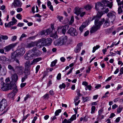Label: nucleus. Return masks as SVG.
Here are the masks:
<instances>
[{
    "label": "nucleus",
    "instance_id": "f257e3e1",
    "mask_svg": "<svg viewBox=\"0 0 123 123\" xmlns=\"http://www.w3.org/2000/svg\"><path fill=\"white\" fill-rule=\"evenodd\" d=\"M41 54L39 50L34 47L28 51V53L25 55L24 58L26 60H30L32 59L34 56H38Z\"/></svg>",
    "mask_w": 123,
    "mask_h": 123
},
{
    "label": "nucleus",
    "instance_id": "f03ea898",
    "mask_svg": "<svg viewBox=\"0 0 123 123\" xmlns=\"http://www.w3.org/2000/svg\"><path fill=\"white\" fill-rule=\"evenodd\" d=\"M105 21V19L103 18L102 20L100 21L99 19H97L95 20V25L92 27L90 31V33H92L96 31L100 28L101 26L103 24Z\"/></svg>",
    "mask_w": 123,
    "mask_h": 123
},
{
    "label": "nucleus",
    "instance_id": "7ed1b4c3",
    "mask_svg": "<svg viewBox=\"0 0 123 123\" xmlns=\"http://www.w3.org/2000/svg\"><path fill=\"white\" fill-rule=\"evenodd\" d=\"M68 37L67 36H62L54 42V44L55 45L61 46L68 44Z\"/></svg>",
    "mask_w": 123,
    "mask_h": 123
},
{
    "label": "nucleus",
    "instance_id": "20e7f679",
    "mask_svg": "<svg viewBox=\"0 0 123 123\" xmlns=\"http://www.w3.org/2000/svg\"><path fill=\"white\" fill-rule=\"evenodd\" d=\"M25 50L24 48L21 47L17 49L11 55L12 58L15 59L18 56H22L25 53Z\"/></svg>",
    "mask_w": 123,
    "mask_h": 123
},
{
    "label": "nucleus",
    "instance_id": "39448f33",
    "mask_svg": "<svg viewBox=\"0 0 123 123\" xmlns=\"http://www.w3.org/2000/svg\"><path fill=\"white\" fill-rule=\"evenodd\" d=\"M52 42V40L50 38L46 39L43 38L38 41V42L41 43V45L40 48L42 46H49L51 45Z\"/></svg>",
    "mask_w": 123,
    "mask_h": 123
},
{
    "label": "nucleus",
    "instance_id": "423d86ee",
    "mask_svg": "<svg viewBox=\"0 0 123 123\" xmlns=\"http://www.w3.org/2000/svg\"><path fill=\"white\" fill-rule=\"evenodd\" d=\"M13 83L11 82L10 84H3L2 87H1V90L3 91H5L9 90H12L14 88V85Z\"/></svg>",
    "mask_w": 123,
    "mask_h": 123
},
{
    "label": "nucleus",
    "instance_id": "0eeeda50",
    "mask_svg": "<svg viewBox=\"0 0 123 123\" xmlns=\"http://www.w3.org/2000/svg\"><path fill=\"white\" fill-rule=\"evenodd\" d=\"M67 32L71 36H76L78 32L73 27L70 28L68 31Z\"/></svg>",
    "mask_w": 123,
    "mask_h": 123
},
{
    "label": "nucleus",
    "instance_id": "6e6552de",
    "mask_svg": "<svg viewBox=\"0 0 123 123\" xmlns=\"http://www.w3.org/2000/svg\"><path fill=\"white\" fill-rule=\"evenodd\" d=\"M7 106V102L5 99H3L0 102V111H2Z\"/></svg>",
    "mask_w": 123,
    "mask_h": 123
},
{
    "label": "nucleus",
    "instance_id": "1a4fd4ad",
    "mask_svg": "<svg viewBox=\"0 0 123 123\" xmlns=\"http://www.w3.org/2000/svg\"><path fill=\"white\" fill-rule=\"evenodd\" d=\"M15 69L18 71L20 75H22L23 74V67L21 66L18 65H17L15 66Z\"/></svg>",
    "mask_w": 123,
    "mask_h": 123
},
{
    "label": "nucleus",
    "instance_id": "9d476101",
    "mask_svg": "<svg viewBox=\"0 0 123 123\" xmlns=\"http://www.w3.org/2000/svg\"><path fill=\"white\" fill-rule=\"evenodd\" d=\"M52 32L50 29H47L46 30H44L42 31L40 33L41 35L44 37L45 35L50 34Z\"/></svg>",
    "mask_w": 123,
    "mask_h": 123
},
{
    "label": "nucleus",
    "instance_id": "9b49d317",
    "mask_svg": "<svg viewBox=\"0 0 123 123\" xmlns=\"http://www.w3.org/2000/svg\"><path fill=\"white\" fill-rule=\"evenodd\" d=\"M16 45L15 44L12 43L6 46L4 48V49L6 50V51H8L12 48L14 47Z\"/></svg>",
    "mask_w": 123,
    "mask_h": 123
},
{
    "label": "nucleus",
    "instance_id": "f8f14e48",
    "mask_svg": "<svg viewBox=\"0 0 123 123\" xmlns=\"http://www.w3.org/2000/svg\"><path fill=\"white\" fill-rule=\"evenodd\" d=\"M84 8L79 7H76L74 10V13L76 14L77 16H78L80 13L83 11Z\"/></svg>",
    "mask_w": 123,
    "mask_h": 123
},
{
    "label": "nucleus",
    "instance_id": "ddd939ff",
    "mask_svg": "<svg viewBox=\"0 0 123 123\" xmlns=\"http://www.w3.org/2000/svg\"><path fill=\"white\" fill-rule=\"evenodd\" d=\"M39 43L38 41L37 42H31L27 44V47L28 48H30L32 47H33L35 45L37 46Z\"/></svg>",
    "mask_w": 123,
    "mask_h": 123
},
{
    "label": "nucleus",
    "instance_id": "4468645a",
    "mask_svg": "<svg viewBox=\"0 0 123 123\" xmlns=\"http://www.w3.org/2000/svg\"><path fill=\"white\" fill-rule=\"evenodd\" d=\"M82 43H78L77 46L74 50V52L77 53L79 52L80 50L81 49V46H82Z\"/></svg>",
    "mask_w": 123,
    "mask_h": 123
},
{
    "label": "nucleus",
    "instance_id": "2eb2a0df",
    "mask_svg": "<svg viewBox=\"0 0 123 123\" xmlns=\"http://www.w3.org/2000/svg\"><path fill=\"white\" fill-rule=\"evenodd\" d=\"M13 5L15 7H20L22 5L21 3L18 0H14L13 3Z\"/></svg>",
    "mask_w": 123,
    "mask_h": 123
},
{
    "label": "nucleus",
    "instance_id": "dca6fc26",
    "mask_svg": "<svg viewBox=\"0 0 123 123\" xmlns=\"http://www.w3.org/2000/svg\"><path fill=\"white\" fill-rule=\"evenodd\" d=\"M25 69H30L31 65L30 61H27L25 64Z\"/></svg>",
    "mask_w": 123,
    "mask_h": 123
},
{
    "label": "nucleus",
    "instance_id": "f3484780",
    "mask_svg": "<svg viewBox=\"0 0 123 123\" xmlns=\"http://www.w3.org/2000/svg\"><path fill=\"white\" fill-rule=\"evenodd\" d=\"M87 26V25L86 24V23H84L82 24V25L80 27L79 29L81 33L83 31V29Z\"/></svg>",
    "mask_w": 123,
    "mask_h": 123
},
{
    "label": "nucleus",
    "instance_id": "a211bd4d",
    "mask_svg": "<svg viewBox=\"0 0 123 123\" xmlns=\"http://www.w3.org/2000/svg\"><path fill=\"white\" fill-rule=\"evenodd\" d=\"M87 26V25L86 24V23H84L82 24V25L80 27L79 29L81 33L83 31V29Z\"/></svg>",
    "mask_w": 123,
    "mask_h": 123
},
{
    "label": "nucleus",
    "instance_id": "6ab92c4d",
    "mask_svg": "<svg viewBox=\"0 0 123 123\" xmlns=\"http://www.w3.org/2000/svg\"><path fill=\"white\" fill-rule=\"evenodd\" d=\"M92 6L91 5L89 4H87L86 5L84 6V9H86L87 11L90 10L92 8Z\"/></svg>",
    "mask_w": 123,
    "mask_h": 123
},
{
    "label": "nucleus",
    "instance_id": "aec40b11",
    "mask_svg": "<svg viewBox=\"0 0 123 123\" xmlns=\"http://www.w3.org/2000/svg\"><path fill=\"white\" fill-rule=\"evenodd\" d=\"M68 28L69 26L68 25H66L64 26H63L62 29V33L64 34L65 32L66 31V30H68Z\"/></svg>",
    "mask_w": 123,
    "mask_h": 123
},
{
    "label": "nucleus",
    "instance_id": "412c9836",
    "mask_svg": "<svg viewBox=\"0 0 123 123\" xmlns=\"http://www.w3.org/2000/svg\"><path fill=\"white\" fill-rule=\"evenodd\" d=\"M12 77L13 80L15 82L17 81L18 80V76L16 74L12 75Z\"/></svg>",
    "mask_w": 123,
    "mask_h": 123
},
{
    "label": "nucleus",
    "instance_id": "4be33fe9",
    "mask_svg": "<svg viewBox=\"0 0 123 123\" xmlns=\"http://www.w3.org/2000/svg\"><path fill=\"white\" fill-rule=\"evenodd\" d=\"M102 4L100 2H98L96 3L95 8L97 11H99V8L100 6H102Z\"/></svg>",
    "mask_w": 123,
    "mask_h": 123
},
{
    "label": "nucleus",
    "instance_id": "5701e85b",
    "mask_svg": "<svg viewBox=\"0 0 123 123\" xmlns=\"http://www.w3.org/2000/svg\"><path fill=\"white\" fill-rule=\"evenodd\" d=\"M107 16L109 17V18L112 17L113 18V20L115 19V15L113 14L111 12H109L107 14Z\"/></svg>",
    "mask_w": 123,
    "mask_h": 123
},
{
    "label": "nucleus",
    "instance_id": "b1692460",
    "mask_svg": "<svg viewBox=\"0 0 123 123\" xmlns=\"http://www.w3.org/2000/svg\"><path fill=\"white\" fill-rule=\"evenodd\" d=\"M110 21L108 19H106L105 21V23L104 25V27H107L109 25Z\"/></svg>",
    "mask_w": 123,
    "mask_h": 123
},
{
    "label": "nucleus",
    "instance_id": "393cba45",
    "mask_svg": "<svg viewBox=\"0 0 123 123\" xmlns=\"http://www.w3.org/2000/svg\"><path fill=\"white\" fill-rule=\"evenodd\" d=\"M8 59L4 56H0V61H3L5 62L8 61Z\"/></svg>",
    "mask_w": 123,
    "mask_h": 123
},
{
    "label": "nucleus",
    "instance_id": "a878e982",
    "mask_svg": "<svg viewBox=\"0 0 123 123\" xmlns=\"http://www.w3.org/2000/svg\"><path fill=\"white\" fill-rule=\"evenodd\" d=\"M24 73L25 75H29L30 74V69H25Z\"/></svg>",
    "mask_w": 123,
    "mask_h": 123
},
{
    "label": "nucleus",
    "instance_id": "bb28decb",
    "mask_svg": "<svg viewBox=\"0 0 123 123\" xmlns=\"http://www.w3.org/2000/svg\"><path fill=\"white\" fill-rule=\"evenodd\" d=\"M15 95V94H13L12 92L8 94H7V97L10 98H13Z\"/></svg>",
    "mask_w": 123,
    "mask_h": 123
},
{
    "label": "nucleus",
    "instance_id": "cd10ccee",
    "mask_svg": "<svg viewBox=\"0 0 123 123\" xmlns=\"http://www.w3.org/2000/svg\"><path fill=\"white\" fill-rule=\"evenodd\" d=\"M14 84V87L13 88V89L12 91V92L13 93V94H15V95L18 92V90L17 88V86H15V85L14 84Z\"/></svg>",
    "mask_w": 123,
    "mask_h": 123
},
{
    "label": "nucleus",
    "instance_id": "c85d7f7f",
    "mask_svg": "<svg viewBox=\"0 0 123 123\" xmlns=\"http://www.w3.org/2000/svg\"><path fill=\"white\" fill-rule=\"evenodd\" d=\"M42 59L41 57H38L34 59L33 61V63H36L41 60Z\"/></svg>",
    "mask_w": 123,
    "mask_h": 123
},
{
    "label": "nucleus",
    "instance_id": "c756f323",
    "mask_svg": "<svg viewBox=\"0 0 123 123\" xmlns=\"http://www.w3.org/2000/svg\"><path fill=\"white\" fill-rule=\"evenodd\" d=\"M1 73L2 75H5L6 73V69L5 68H3Z\"/></svg>",
    "mask_w": 123,
    "mask_h": 123
},
{
    "label": "nucleus",
    "instance_id": "7c9ffc66",
    "mask_svg": "<svg viewBox=\"0 0 123 123\" xmlns=\"http://www.w3.org/2000/svg\"><path fill=\"white\" fill-rule=\"evenodd\" d=\"M117 1L118 3V5H123L122 6V8L123 9V0L120 2V0H116Z\"/></svg>",
    "mask_w": 123,
    "mask_h": 123
},
{
    "label": "nucleus",
    "instance_id": "2f4dec72",
    "mask_svg": "<svg viewBox=\"0 0 123 123\" xmlns=\"http://www.w3.org/2000/svg\"><path fill=\"white\" fill-rule=\"evenodd\" d=\"M105 7V5H103L102 4V6H100L99 8V11H101V10L103 11L104 10V8Z\"/></svg>",
    "mask_w": 123,
    "mask_h": 123
},
{
    "label": "nucleus",
    "instance_id": "473e14b6",
    "mask_svg": "<svg viewBox=\"0 0 123 123\" xmlns=\"http://www.w3.org/2000/svg\"><path fill=\"white\" fill-rule=\"evenodd\" d=\"M57 62V60H55L54 61L52 62L51 64V67H52L54 66L55 65V64Z\"/></svg>",
    "mask_w": 123,
    "mask_h": 123
},
{
    "label": "nucleus",
    "instance_id": "72a5a7b5",
    "mask_svg": "<svg viewBox=\"0 0 123 123\" xmlns=\"http://www.w3.org/2000/svg\"><path fill=\"white\" fill-rule=\"evenodd\" d=\"M61 110L60 109L56 110L55 112V116H57L59 115V113L61 112Z\"/></svg>",
    "mask_w": 123,
    "mask_h": 123
},
{
    "label": "nucleus",
    "instance_id": "f704fd0d",
    "mask_svg": "<svg viewBox=\"0 0 123 123\" xmlns=\"http://www.w3.org/2000/svg\"><path fill=\"white\" fill-rule=\"evenodd\" d=\"M99 47L100 46L98 45H96V46L94 47L93 48L92 52H94L96 50L99 48Z\"/></svg>",
    "mask_w": 123,
    "mask_h": 123
},
{
    "label": "nucleus",
    "instance_id": "c9c22d12",
    "mask_svg": "<svg viewBox=\"0 0 123 123\" xmlns=\"http://www.w3.org/2000/svg\"><path fill=\"white\" fill-rule=\"evenodd\" d=\"M51 37H52L54 39H56L58 37L57 36L56 33L51 34Z\"/></svg>",
    "mask_w": 123,
    "mask_h": 123
},
{
    "label": "nucleus",
    "instance_id": "e433bc0d",
    "mask_svg": "<svg viewBox=\"0 0 123 123\" xmlns=\"http://www.w3.org/2000/svg\"><path fill=\"white\" fill-rule=\"evenodd\" d=\"M76 114H75L73 115L70 119L71 121H73L76 119Z\"/></svg>",
    "mask_w": 123,
    "mask_h": 123
},
{
    "label": "nucleus",
    "instance_id": "4c0bfd02",
    "mask_svg": "<svg viewBox=\"0 0 123 123\" xmlns=\"http://www.w3.org/2000/svg\"><path fill=\"white\" fill-rule=\"evenodd\" d=\"M118 11L119 14H120L123 12V10L121 8V6L119 7L118 8Z\"/></svg>",
    "mask_w": 123,
    "mask_h": 123
},
{
    "label": "nucleus",
    "instance_id": "58836bf2",
    "mask_svg": "<svg viewBox=\"0 0 123 123\" xmlns=\"http://www.w3.org/2000/svg\"><path fill=\"white\" fill-rule=\"evenodd\" d=\"M8 68L10 70L12 71H15V69L13 68V67L10 64H9L8 66Z\"/></svg>",
    "mask_w": 123,
    "mask_h": 123
},
{
    "label": "nucleus",
    "instance_id": "ea45409f",
    "mask_svg": "<svg viewBox=\"0 0 123 123\" xmlns=\"http://www.w3.org/2000/svg\"><path fill=\"white\" fill-rule=\"evenodd\" d=\"M1 39L2 38L3 39V40H7L8 38V37L7 36H3L1 35Z\"/></svg>",
    "mask_w": 123,
    "mask_h": 123
},
{
    "label": "nucleus",
    "instance_id": "a19ab883",
    "mask_svg": "<svg viewBox=\"0 0 123 123\" xmlns=\"http://www.w3.org/2000/svg\"><path fill=\"white\" fill-rule=\"evenodd\" d=\"M66 85L64 83H63L62 85H60L59 86V88L61 89L62 88H65L66 87Z\"/></svg>",
    "mask_w": 123,
    "mask_h": 123
},
{
    "label": "nucleus",
    "instance_id": "79ce46f5",
    "mask_svg": "<svg viewBox=\"0 0 123 123\" xmlns=\"http://www.w3.org/2000/svg\"><path fill=\"white\" fill-rule=\"evenodd\" d=\"M123 109V108L119 106L117 109V113H120Z\"/></svg>",
    "mask_w": 123,
    "mask_h": 123
},
{
    "label": "nucleus",
    "instance_id": "37998d69",
    "mask_svg": "<svg viewBox=\"0 0 123 123\" xmlns=\"http://www.w3.org/2000/svg\"><path fill=\"white\" fill-rule=\"evenodd\" d=\"M95 109V107L94 106H92L91 108V113L92 114L94 113Z\"/></svg>",
    "mask_w": 123,
    "mask_h": 123
},
{
    "label": "nucleus",
    "instance_id": "c03bdc74",
    "mask_svg": "<svg viewBox=\"0 0 123 123\" xmlns=\"http://www.w3.org/2000/svg\"><path fill=\"white\" fill-rule=\"evenodd\" d=\"M104 9H105V10H103V12L104 13H107L109 11L108 8H106L105 6V7L104 8Z\"/></svg>",
    "mask_w": 123,
    "mask_h": 123
},
{
    "label": "nucleus",
    "instance_id": "a18cd8bd",
    "mask_svg": "<svg viewBox=\"0 0 123 123\" xmlns=\"http://www.w3.org/2000/svg\"><path fill=\"white\" fill-rule=\"evenodd\" d=\"M86 13L85 12H84L80 13V16L81 17H82L84 16L86 14Z\"/></svg>",
    "mask_w": 123,
    "mask_h": 123
},
{
    "label": "nucleus",
    "instance_id": "49530a36",
    "mask_svg": "<svg viewBox=\"0 0 123 123\" xmlns=\"http://www.w3.org/2000/svg\"><path fill=\"white\" fill-rule=\"evenodd\" d=\"M82 99L84 102H86L88 101L89 100V98L88 97H86V98H84V97H82Z\"/></svg>",
    "mask_w": 123,
    "mask_h": 123
},
{
    "label": "nucleus",
    "instance_id": "de8ad7c7",
    "mask_svg": "<svg viewBox=\"0 0 123 123\" xmlns=\"http://www.w3.org/2000/svg\"><path fill=\"white\" fill-rule=\"evenodd\" d=\"M27 76L25 75L22 78L21 80L22 82H24L26 79L27 78Z\"/></svg>",
    "mask_w": 123,
    "mask_h": 123
},
{
    "label": "nucleus",
    "instance_id": "09e8293b",
    "mask_svg": "<svg viewBox=\"0 0 123 123\" xmlns=\"http://www.w3.org/2000/svg\"><path fill=\"white\" fill-rule=\"evenodd\" d=\"M109 1H106V0H102L101 1L102 3H103L104 4L103 5H105V4H107L109 3Z\"/></svg>",
    "mask_w": 123,
    "mask_h": 123
},
{
    "label": "nucleus",
    "instance_id": "8fccbe9b",
    "mask_svg": "<svg viewBox=\"0 0 123 123\" xmlns=\"http://www.w3.org/2000/svg\"><path fill=\"white\" fill-rule=\"evenodd\" d=\"M16 17L19 19L21 20L22 19L21 15L20 14H17Z\"/></svg>",
    "mask_w": 123,
    "mask_h": 123
},
{
    "label": "nucleus",
    "instance_id": "3c124183",
    "mask_svg": "<svg viewBox=\"0 0 123 123\" xmlns=\"http://www.w3.org/2000/svg\"><path fill=\"white\" fill-rule=\"evenodd\" d=\"M61 78V74L60 73L58 74L57 76V79L58 80H60Z\"/></svg>",
    "mask_w": 123,
    "mask_h": 123
},
{
    "label": "nucleus",
    "instance_id": "603ef678",
    "mask_svg": "<svg viewBox=\"0 0 123 123\" xmlns=\"http://www.w3.org/2000/svg\"><path fill=\"white\" fill-rule=\"evenodd\" d=\"M26 36H27L26 34H23L20 38V40H21L23 38L25 37Z\"/></svg>",
    "mask_w": 123,
    "mask_h": 123
},
{
    "label": "nucleus",
    "instance_id": "864d4df0",
    "mask_svg": "<svg viewBox=\"0 0 123 123\" xmlns=\"http://www.w3.org/2000/svg\"><path fill=\"white\" fill-rule=\"evenodd\" d=\"M9 26V27H10L11 26L14 25L12 21H11L8 24Z\"/></svg>",
    "mask_w": 123,
    "mask_h": 123
},
{
    "label": "nucleus",
    "instance_id": "5fc2aeb1",
    "mask_svg": "<svg viewBox=\"0 0 123 123\" xmlns=\"http://www.w3.org/2000/svg\"><path fill=\"white\" fill-rule=\"evenodd\" d=\"M112 6V2L110 3L109 4H108V3L107 4V5H106V6H107L109 7L110 8H111Z\"/></svg>",
    "mask_w": 123,
    "mask_h": 123
},
{
    "label": "nucleus",
    "instance_id": "6e6d98bb",
    "mask_svg": "<svg viewBox=\"0 0 123 123\" xmlns=\"http://www.w3.org/2000/svg\"><path fill=\"white\" fill-rule=\"evenodd\" d=\"M74 18L73 16H72L71 18V20L70 21V23L71 24H72L74 22Z\"/></svg>",
    "mask_w": 123,
    "mask_h": 123
},
{
    "label": "nucleus",
    "instance_id": "4d7b16f0",
    "mask_svg": "<svg viewBox=\"0 0 123 123\" xmlns=\"http://www.w3.org/2000/svg\"><path fill=\"white\" fill-rule=\"evenodd\" d=\"M40 66L39 65H37L36 68V74H37L38 72L39 69L40 68Z\"/></svg>",
    "mask_w": 123,
    "mask_h": 123
},
{
    "label": "nucleus",
    "instance_id": "13d9d810",
    "mask_svg": "<svg viewBox=\"0 0 123 123\" xmlns=\"http://www.w3.org/2000/svg\"><path fill=\"white\" fill-rule=\"evenodd\" d=\"M12 21L13 23L14 24H15V23H16L17 21V20H16L14 17H13L12 18Z\"/></svg>",
    "mask_w": 123,
    "mask_h": 123
},
{
    "label": "nucleus",
    "instance_id": "bf43d9fd",
    "mask_svg": "<svg viewBox=\"0 0 123 123\" xmlns=\"http://www.w3.org/2000/svg\"><path fill=\"white\" fill-rule=\"evenodd\" d=\"M17 38V37L16 36H14L12 37V38L11 40L12 41H14Z\"/></svg>",
    "mask_w": 123,
    "mask_h": 123
},
{
    "label": "nucleus",
    "instance_id": "052dcab7",
    "mask_svg": "<svg viewBox=\"0 0 123 123\" xmlns=\"http://www.w3.org/2000/svg\"><path fill=\"white\" fill-rule=\"evenodd\" d=\"M24 25V23H19L17 25V26L19 27H21Z\"/></svg>",
    "mask_w": 123,
    "mask_h": 123
},
{
    "label": "nucleus",
    "instance_id": "680f3d73",
    "mask_svg": "<svg viewBox=\"0 0 123 123\" xmlns=\"http://www.w3.org/2000/svg\"><path fill=\"white\" fill-rule=\"evenodd\" d=\"M91 70V67H89L88 68V69L86 70V73H89Z\"/></svg>",
    "mask_w": 123,
    "mask_h": 123
},
{
    "label": "nucleus",
    "instance_id": "e2e57ef3",
    "mask_svg": "<svg viewBox=\"0 0 123 123\" xmlns=\"http://www.w3.org/2000/svg\"><path fill=\"white\" fill-rule=\"evenodd\" d=\"M43 97L44 98H49V95L47 93H46L43 96Z\"/></svg>",
    "mask_w": 123,
    "mask_h": 123
},
{
    "label": "nucleus",
    "instance_id": "0e129e2a",
    "mask_svg": "<svg viewBox=\"0 0 123 123\" xmlns=\"http://www.w3.org/2000/svg\"><path fill=\"white\" fill-rule=\"evenodd\" d=\"M60 60L62 62H64L65 60V58L63 57H62L60 58Z\"/></svg>",
    "mask_w": 123,
    "mask_h": 123
},
{
    "label": "nucleus",
    "instance_id": "69168bd1",
    "mask_svg": "<svg viewBox=\"0 0 123 123\" xmlns=\"http://www.w3.org/2000/svg\"><path fill=\"white\" fill-rule=\"evenodd\" d=\"M118 106L116 104H115L114 105L112 106V109H115Z\"/></svg>",
    "mask_w": 123,
    "mask_h": 123
},
{
    "label": "nucleus",
    "instance_id": "338daca9",
    "mask_svg": "<svg viewBox=\"0 0 123 123\" xmlns=\"http://www.w3.org/2000/svg\"><path fill=\"white\" fill-rule=\"evenodd\" d=\"M22 9L21 8H17V12H19L22 11Z\"/></svg>",
    "mask_w": 123,
    "mask_h": 123
},
{
    "label": "nucleus",
    "instance_id": "774afa93",
    "mask_svg": "<svg viewBox=\"0 0 123 123\" xmlns=\"http://www.w3.org/2000/svg\"><path fill=\"white\" fill-rule=\"evenodd\" d=\"M80 91L79 89H77L76 91V92L77 93V95L79 96H80L81 95L80 93Z\"/></svg>",
    "mask_w": 123,
    "mask_h": 123
}]
</instances>
